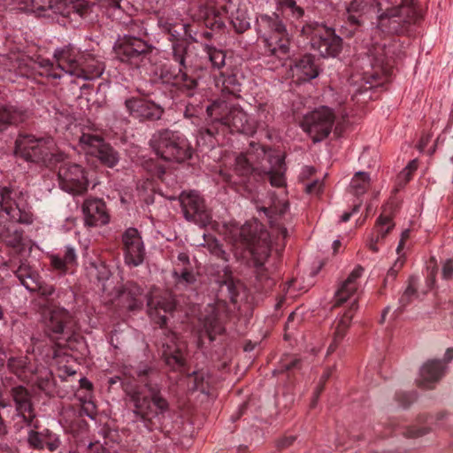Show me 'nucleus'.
I'll return each mask as SVG.
<instances>
[{
	"mask_svg": "<svg viewBox=\"0 0 453 453\" xmlns=\"http://www.w3.org/2000/svg\"><path fill=\"white\" fill-rule=\"evenodd\" d=\"M256 26L270 55L278 58L281 65H285V62L291 57L290 39L279 15L261 14L257 18Z\"/></svg>",
	"mask_w": 453,
	"mask_h": 453,
	"instance_id": "f257e3e1",
	"label": "nucleus"
},
{
	"mask_svg": "<svg viewBox=\"0 0 453 453\" xmlns=\"http://www.w3.org/2000/svg\"><path fill=\"white\" fill-rule=\"evenodd\" d=\"M53 56L58 68L63 73L84 80L98 77L104 70L99 61H96L88 53L81 52L72 44L56 49Z\"/></svg>",
	"mask_w": 453,
	"mask_h": 453,
	"instance_id": "f03ea898",
	"label": "nucleus"
},
{
	"mask_svg": "<svg viewBox=\"0 0 453 453\" xmlns=\"http://www.w3.org/2000/svg\"><path fill=\"white\" fill-rule=\"evenodd\" d=\"M150 144L154 152L166 161L181 163L193 154L188 140L182 134L168 129L156 132Z\"/></svg>",
	"mask_w": 453,
	"mask_h": 453,
	"instance_id": "7ed1b4c3",
	"label": "nucleus"
},
{
	"mask_svg": "<svg viewBox=\"0 0 453 453\" xmlns=\"http://www.w3.org/2000/svg\"><path fill=\"white\" fill-rule=\"evenodd\" d=\"M15 154L27 161L42 163L49 167L64 158V154L57 151L52 139H37L33 135L19 136L15 142Z\"/></svg>",
	"mask_w": 453,
	"mask_h": 453,
	"instance_id": "20e7f679",
	"label": "nucleus"
},
{
	"mask_svg": "<svg viewBox=\"0 0 453 453\" xmlns=\"http://www.w3.org/2000/svg\"><path fill=\"white\" fill-rule=\"evenodd\" d=\"M302 33L310 40L311 47L323 58H334L342 50V39L334 30L324 24L313 22L305 25Z\"/></svg>",
	"mask_w": 453,
	"mask_h": 453,
	"instance_id": "39448f33",
	"label": "nucleus"
},
{
	"mask_svg": "<svg viewBox=\"0 0 453 453\" xmlns=\"http://www.w3.org/2000/svg\"><path fill=\"white\" fill-rule=\"evenodd\" d=\"M405 0H352L347 8L348 19L353 24H358L362 16L371 10H376L380 19L395 17Z\"/></svg>",
	"mask_w": 453,
	"mask_h": 453,
	"instance_id": "423d86ee",
	"label": "nucleus"
},
{
	"mask_svg": "<svg viewBox=\"0 0 453 453\" xmlns=\"http://www.w3.org/2000/svg\"><path fill=\"white\" fill-rule=\"evenodd\" d=\"M131 400L134 406V413L142 418H150L163 414L168 409L167 401L151 387L134 391Z\"/></svg>",
	"mask_w": 453,
	"mask_h": 453,
	"instance_id": "0eeeda50",
	"label": "nucleus"
},
{
	"mask_svg": "<svg viewBox=\"0 0 453 453\" xmlns=\"http://www.w3.org/2000/svg\"><path fill=\"white\" fill-rule=\"evenodd\" d=\"M0 196V207L11 221L24 224L33 222L32 214L27 210L26 194L17 188L4 187Z\"/></svg>",
	"mask_w": 453,
	"mask_h": 453,
	"instance_id": "6e6552de",
	"label": "nucleus"
},
{
	"mask_svg": "<svg viewBox=\"0 0 453 453\" xmlns=\"http://www.w3.org/2000/svg\"><path fill=\"white\" fill-rule=\"evenodd\" d=\"M334 116L328 107H321L304 116L301 127L313 140L318 142L326 138L331 132Z\"/></svg>",
	"mask_w": 453,
	"mask_h": 453,
	"instance_id": "1a4fd4ad",
	"label": "nucleus"
},
{
	"mask_svg": "<svg viewBox=\"0 0 453 453\" xmlns=\"http://www.w3.org/2000/svg\"><path fill=\"white\" fill-rule=\"evenodd\" d=\"M65 157L58 163H62L58 169V180L61 188L68 193L79 195L88 188V180L84 169L78 164L65 162Z\"/></svg>",
	"mask_w": 453,
	"mask_h": 453,
	"instance_id": "9d476101",
	"label": "nucleus"
},
{
	"mask_svg": "<svg viewBox=\"0 0 453 453\" xmlns=\"http://www.w3.org/2000/svg\"><path fill=\"white\" fill-rule=\"evenodd\" d=\"M80 146L88 155L97 157L100 162L108 167L115 166L119 157L112 147L105 143L101 136L84 133L80 137Z\"/></svg>",
	"mask_w": 453,
	"mask_h": 453,
	"instance_id": "9b49d317",
	"label": "nucleus"
},
{
	"mask_svg": "<svg viewBox=\"0 0 453 453\" xmlns=\"http://www.w3.org/2000/svg\"><path fill=\"white\" fill-rule=\"evenodd\" d=\"M27 357H12L9 359L8 366L19 378L37 384L43 391L48 392L51 386V374L46 370L34 371L28 366Z\"/></svg>",
	"mask_w": 453,
	"mask_h": 453,
	"instance_id": "f8f14e48",
	"label": "nucleus"
},
{
	"mask_svg": "<svg viewBox=\"0 0 453 453\" xmlns=\"http://www.w3.org/2000/svg\"><path fill=\"white\" fill-rule=\"evenodd\" d=\"M180 205L188 220L205 226L211 219L210 211L205 208L204 201L198 192H182L180 196Z\"/></svg>",
	"mask_w": 453,
	"mask_h": 453,
	"instance_id": "ddd939ff",
	"label": "nucleus"
},
{
	"mask_svg": "<svg viewBox=\"0 0 453 453\" xmlns=\"http://www.w3.org/2000/svg\"><path fill=\"white\" fill-rule=\"evenodd\" d=\"M250 225H243L238 229L239 241L246 245L256 262L262 265L271 251L269 234L260 231L258 235H250Z\"/></svg>",
	"mask_w": 453,
	"mask_h": 453,
	"instance_id": "4468645a",
	"label": "nucleus"
},
{
	"mask_svg": "<svg viewBox=\"0 0 453 453\" xmlns=\"http://www.w3.org/2000/svg\"><path fill=\"white\" fill-rule=\"evenodd\" d=\"M148 49V44L143 40L125 36L116 46V53L120 61L138 66Z\"/></svg>",
	"mask_w": 453,
	"mask_h": 453,
	"instance_id": "2eb2a0df",
	"label": "nucleus"
},
{
	"mask_svg": "<svg viewBox=\"0 0 453 453\" xmlns=\"http://www.w3.org/2000/svg\"><path fill=\"white\" fill-rule=\"evenodd\" d=\"M364 273V268L357 265L350 272L346 280H344L339 286L335 293V303L341 304L349 301V306L355 302L356 308H357V298L361 288V277Z\"/></svg>",
	"mask_w": 453,
	"mask_h": 453,
	"instance_id": "dca6fc26",
	"label": "nucleus"
},
{
	"mask_svg": "<svg viewBox=\"0 0 453 453\" xmlns=\"http://www.w3.org/2000/svg\"><path fill=\"white\" fill-rule=\"evenodd\" d=\"M19 8L25 12L38 13L39 15H50L47 12L53 14H60L65 16L68 12L65 11L68 4L73 0H13Z\"/></svg>",
	"mask_w": 453,
	"mask_h": 453,
	"instance_id": "f3484780",
	"label": "nucleus"
},
{
	"mask_svg": "<svg viewBox=\"0 0 453 453\" xmlns=\"http://www.w3.org/2000/svg\"><path fill=\"white\" fill-rule=\"evenodd\" d=\"M125 261L128 265L137 266L144 258V246L136 228L130 227L123 234Z\"/></svg>",
	"mask_w": 453,
	"mask_h": 453,
	"instance_id": "a211bd4d",
	"label": "nucleus"
},
{
	"mask_svg": "<svg viewBox=\"0 0 453 453\" xmlns=\"http://www.w3.org/2000/svg\"><path fill=\"white\" fill-rule=\"evenodd\" d=\"M82 212L88 226H102L110 221L106 205L98 198L87 199L82 205Z\"/></svg>",
	"mask_w": 453,
	"mask_h": 453,
	"instance_id": "6ab92c4d",
	"label": "nucleus"
},
{
	"mask_svg": "<svg viewBox=\"0 0 453 453\" xmlns=\"http://www.w3.org/2000/svg\"><path fill=\"white\" fill-rule=\"evenodd\" d=\"M125 104L129 113L140 119L157 120L164 112L160 105L143 98H131Z\"/></svg>",
	"mask_w": 453,
	"mask_h": 453,
	"instance_id": "aec40b11",
	"label": "nucleus"
},
{
	"mask_svg": "<svg viewBox=\"0 0 453 453\" xmlns=\"http://www.w3.org/2000/svg\"><path fill=\"white\" fill-rule=\"evenodd\" d=\"M264 211L268 217L271 226L276 231L282 239H285L288 235V229L284 226L281 222V218L285 216L288 210V203L285 200H279L277 198L273 200L270 207H262L259 209Z\"/></svg>",
	"mask_w": 453,
	"mask_h": 453,
	"instance_id": "412c9836",
	"label": "nucleus"
},
{
	"mask_svg": "<svg viewBox=\"0 0 453 453\" xmlns=\"http://www.w3.org/2000/svg\"><path fill=\"white\" fill-rule=\"evenodd\" d=\"M148 307L150 319L162 326L166 323V314L174 309L175 303L171 296L159 299L152 296L148 299Z\"/></svg>",
	"mask_w": 453,
	"mask_h": 453,
	"instance_id": "4be33fe9",
	"label": "nucleus"
},
{
	"mask_svg": "<svg viewBox=\"0 0 453 453\" xmlns=\"http://www.w3.org/2000/svg\"><path fill=\"white\" fill-rule=\"evenodd\" d=\"M357 308H356L355 302L352 303V306H349L342 314H340L333 323L332 329L334 330L333 342L327 349V355L333 353L338 343L344 337L348 328L350 326L354 313Z\"/></svg>",
	"mask_w": 453,
	"mask_h": 453,
	"instance_id": "5701e85b",
	"label": "nucleus"
},
{
	"mask_svg": "<svg viewBox=\"0 0 453 453\" xmlns=\"http://www.w3.org/2000/svg\"><path fill=\"white\" fill-rule=\"evenodd\" d=\"M173 59L178 64V66L173 67V70L171 69H165L162 72L161 76L165 80L166 82H172L174 85L180 86V85H186L190 86L187 83L188 81V75L185 73V58L183 55V50L181 48H180L177 45H173Z\"/></svg>",
	"mask_w": 453,
	"mask_h": 453,
	"instance_id": "b1692460",
	"label": "nucleus"
},
{
	"mask_svg": "<svg viewBox=\"0 0 453 453\" xmlns=\"http://www.w3.org/2000/svg\"><path fill=\"white\" fill-rule=\"evenodd\" d=\"M447 368L441 360H428L420 368L418 383L425 388L432 387L444 376Z\"/></svg>",
	"mask_w": 453,
	"mask_h": 453,
	"instance_id": "393cba45",
	"label": "nucleus"
},
{
	"mask_svg": "<svg viewBox=\"0 0 453 453\" xmlns=\"http://www.w3.org/2000/svg\"><path fill=\"white\" fill-rule=\"evenodd\" d=\"M395 224L389 216L380 215L370 233L366 245L373 252L379 251V244L384 240L387 234L394 228Z\"/></svg>",
	"mask_w": 453,
	"mask_h": 453,
	"instance_id": "a878e982",
	"label": "nucleus"
},
{
	"mask_svg": "<svg viewBox=\"0 0 453 453\" xmlns=\"http://www.w3.org/2000/svg\"><path fill=\"white\" fill-rule=\"evenodd\" d=\"M229 124H225L224 127L231 129L232 132L252 134L256 127L250 119L247 113L241 108L233 106L229 111Z\"/></svg>",
	"mask_w": 453,
	"mask_h": 453,
	"instance_id": "bb28decb",
	"label": "nucleus"
},
{
	"mask_svg": "<svg viewBox=\"0 0 453 453\" xmlns=\"http://www.w3.org/2000/svg\"><path fill=\"white\" fill-rule=\"evenodd\" d=\"M17 277L21 284L29 291H39L42 295L48 296L53 293L52 287L42 285V281L39 274L35 272H27L26 269L20 267L17 271Z\"/></svg>",
	"mask_w": 453,
	"mask_h": 453,
	"instance_id": "cd10ccee",
	"label": "nucleus"
},
{
	"mask_svg": "<svg viewBox=\"0 0 453 453\" xmlns=\"http://www.w3.org/2000/svg\"><path fill=\"white\" fill-rule=\"evenodd\" d=\"M229 12V19L234 28L238 33H242L250 26V17L248 13L246 4H239L234 5L230 4L226 9Z\"/></svg>",
	"mask_w": 453,
	"mask_h": 453,
	"instance_id": "c85d7f7f",
	"label": "nucleus"
},
{
	"mask_svg": "<svg viewBox=\"0 0 453 453\" xmlns=\"http://www.w3.org/2000/svg\"><path fill=\"white\" fill-rule=\"evenodd\" d=\"M232 107L223 99L213 101L206 107L207 115L211 124L221 127H224L225 124H229L228 116Z\"/></svg>",
	"mask_w": 453,
	"mask_h": 453,
	"instance_id": "c756f323",
	"label": "nucleus"
},
{
	"mask_svg": "<svg viewBox=\"0 0 453 453\" xmlns=\"http://www.w3.org/2000/svg\"><path fill=\"white\" fill-rule=\"evenodd\" d=\"M293 76L300 81H307L319 75L317 66L314 65L313 57L306 55L292 68Z\"/></svg>",
	"mask_w": 453,
	"mask_h": 453,
	"instance_id": "7c9ffc66",
	"label": "nucleus"
},
{
	"mask_svg": "<svg viewBox=\"0 0 453 453\" xmlns=\"http://www.w3.org/2000/svg\"><path fill=\"white\" fill-rule=\"evenodd\" d=\"M268 161L271 165V168L268 171L271 185L274 187H282L285 184L283 156L280 153L270 155Z\"/></svg>",
	"mask_w": 453,
	"mask_h": 453,
	"instance_id": "2f4dec72",
	"label": "nucleus"
},
{
	"mask_svg": "<svg viewBox=\"0 0 453 453\" xmlns=\"http://www.w3.org/2000/svg\"><path fill=\"white\" fill-rule=\"evenodd\" d=\"M69 312L64 308H54L49 311L45 317L46 326L53 333L59 334L64 330V326L69 319Z\"/></svg>",
	"mask_w": 453,
	"mask_h": 453,
	"instance_id": "473e14b6",
	"label": "nucleus"
},
{
	"mask_svg": "<svg viewBox=\"0 0 453 453\" xmlns=\"http://www.w3.org/2000/svg\"><path fill=\"white\" fill-rule=\"evenodd\" d=\"M13 398L16 403V409L19 415L25 419L34 417L32 414V403L27 390L23 387H18L13 389Z\"/></svg>",
	"mask_w": 453,
	"mask_h": 453,
	"instance_id": "72a5a7b5",
	"label": "nucleus"
},
{
	"mask_svg": "<svg viewBox=\"0 0 453 453\" xmlns=\"http://www.w3.org/2000/svg\"><path fill=\"white\" fill-rule=\"evenodd\" d=\"M410 229H405L401 234L400 242L396 248L397 258L394 262L393 265L388 269L385 280H393L398 271L402 268L405 261V256L403 252L404 243L410 237Z\"/></svg>",
	"mask_w": 453,
	"mask_h": 453,
	"instance_id": "f704fd0d",
	"label": "nucleus"
},
{
	"mask_svg": "<svg viewBox=\"0 0 453 453\" xmlns=\"http://www.w3.org/2000/svg\"><path fill=\"white\" fill-rule=\"evenodd\" d=\"M0 237L7 245L19 250L23 249L22 232L12 225H4L0 227Z\"/></svg>",
	"mask_w": 453,
	"mask_h": 453,
	"instance_id": "c9c22d12",
	"label": "nucleus"
},
{
	"mask_svg": "<svg viewBox=\"0 0 453 453\" xmlns=\"http://www.w3.org/2000/svg\"><path fill=\"white\" fill-rule=\"evenodd\" d=\"M164 350L163 356L165 357V362L168 365L173 368L181 367L184 365V358L181 353V347L173 342V345L169 343L163 344Z\"/></svg>",
	"mask_w": 453,
	"mask_h": 453,
	"instance_id": "e433bc0d",
	"label": "nucleus"
},
{
	"mask_svg": "<svg viewBox=\"0 0 453 453\" xmlns=\"http://www.w3.org/2000/svg\"><path fill=\"white\" fill-rule=\"evenodd\" d=\"M22 119L21 111L11 105L0 104V130L8 125L17 123Z\"/></svg>",
	"mask_w": 453,
	"mask_h": 453,
	"instance_id": "4c0bfd02",
	"label": "nucleus"
},
{
	"mask_svg": "<svg viewBox=\"0 0 453 453\" xmlns=\"http://www.w3.org/2000/svg\"><path fill=\"white\" fill-rule=\"evenodd\" d=\"M76 260V254L73 248L70 246L65 247V257L61 258L58 255L50 257L51 265L58 270L65 271L66 266L73 265Z\"/></svg>",
	"mask_w": 453,
	"mask_h": 453,
	"instance_id": "58836bf2",
	"label": "nucleus"
},
{
	"mask_svg": "<svg viewBox=\"0 0 453 453\" xmlns=\"http://www.w3.org/2000/svg\"><path fill=\"white\" fill-rule=\"evenodd\" d=\"M370 186V177L365 172H357L350 182V190L354 195L359 196L365 193Z\"/></svg>",
	"mask_w": 453,
	"mask_h": 453,
	"instance_id": "ea45409f",
	"label": "nucleus"
},
{
	"mask_svg": "<svg viewBox=\"0 0 453 453\" xmlns=\"http://www.w3.org/2000/svg\"><path fill=\"white\" fill-rule=\"evenodd\" d=\"M204 51L214 68L219 69L225 65L226 54L223 50L211 45H205Z\"/></svg>",
	"mask_w": 453,
	"mask_h": 453,
	"instance_id": "a19ab883",
	"label": "nucleus"
},
{
	"mask_svg": "<svg viewBox=\"0 0 453 453\" xmlns=\"http://www.w3.org/2000/svg\"><path fill=\"white\" fill-rule=\"evenodd\" d=\"M417 287H418V278L416 277H411L408 282V286L404 289L403 295L401 296L399 299V303L401 305V308H404L408 305V302H405L406 296H410L412 301L418 298V294L417 292Z\"/></svg>",
	"mask_w": 453,
	"mask_h": 453,
	"instance_id": "79ce46f5",
	"label": "nucleus"
},
{
	"mask_svg": "<svg viewBox=\"0 0 453 453\" xmlns=\"http://www.w3.org/2000/svg\"><path fill=\"white\" fill-rule=\"evenodd\" d=\"M252 170L250 159L243 154L235 157L234 171L239 176L248 175Z\"/></svg>",
	"mask_w": 453,
	"mask_h": 453,
	"instance_id": "37998d69",
	"label": "nucleus"
},
{
	"mask_svg": "<svg viewBox=\"0 0 453 453\" xmlns=\"http://www.w3.org/2000/svg\"><path fill=\"white\" fill-rule=\"evenodd\" d=\"M278 5L282 12L288 11L296 19H300L303 15V8L296 5L294 0H278Z\"/></svg>",
	"mask_w": 453,
	"mask_h": 453,
	"instance_id": "c03bdc74",
	"label": "nucleus"
},
{
	"mask_svg": "<svg viewBox=\"0 0 453 453\" xmlns=\"http://www.w3.org/2000/svg\"><path fill=\"white\" fill-rule=\"evenodd\" d=\"M47 434L46 429L42 432L30 431L27 438L28 443L35 449H42Z\"/></svg>",
	"mask_w": 453,
	"mask_h": 453,
	"instance_id": "a18cd8bd",
	"label": "nucleus"
},
{
	"mask_svg": "<svg viewBox=\"0 0 453 453\" xmlns=\"http://www.w3.org/2000/svg\"><path fill=\"white\" fill-rule=\"evenodd\" d=\"M223 90L234 94L240 90V84L234 75H228L223 79Z\"/></svg>",
	"mask_w": 453,
	"mask_h": 453,
	"instance_id": "49530a36",
	"label": "nucleus"
},
{
	"mask_svg": "<svg viewBox=\"0 0 453 453\" xmlns=\"http://www.w3.org/2000/svg\"><path fill=\"white\" fill-rule=\"evenodd\" d=\"M189 380H192L194 385L192 386V390H200L203 393L206 392V388L203 385L204 381V373L203 372H194L193 376L189 377Z\"/></svg>",
	"mask_w": 453,
	"mask_h": 453,
	"instance_id": "de8ad7c7",
	"label": "nucleus"
},
{
	"mask_svg": "<svg viewBox=\"0 0 453 453\" xmlns=\"http://www.w3.org/2000/svg\"><path fill=\"white\" fill-rule=\"evenodd\" d=\"M48 434L45 440L44 447H47L50 451L56 450L60 446V440L58 435L52 434L46 429Z\"/></svg>",
	"mask_w": 453,
	"mask_h": 453,
	"instance_id": "09e8293b",
	"label": "nucleus"
},
{
	"mask_svg": "<svg viewBox=\"0 0 453 453\" xmlns=\"http://www.w3.org/2000/svg\"><path fill=\"white\" fill-rule=\"evenodd\" d=\"M384 51V46H374L373 50H370V55L373 58L374 63L372 64L373 66L380 67L383 64V58L380 56V52Z\"/></svg>",
	"mask_w": 453,
	"mask_h": 453,
	"instance_id": "8fccbe9b",
	"label": "nucleus"
},
{
	"mask_svg": "<svg viewBox=\"0 0 453 453\" xmlns=\"http://www.w3.org/2000/svg\"><path fill=\"white\" fill-rule=\"evenodd\" d=\"M174 275L180 283L189 284L195 281L194 274L187 270L181 272L180 275L177 272H174Z\"/></svg>",
	"mask_w": 453,
	"mask_h": 453,
	"instance_id": "3c124183",
	"label": "nucleus"
},
{
	"mask_svg": "<svg viewBox=\"0 0 453 453\" xmlns=\"http://www.w3.org/2000/svg\"><path fill=\"white\" fill-rule=\"evenodd\" d=\"M453 275V261L451 259H448L444 262L442 265V277L445 280H449Z\"/></svg>",
	"mask_w": 453,
	"mask_h": 453,
	"instance_id": "603ef678",
	"label": "nucleus"
},
{
	"mask_svg": "<svg viewBox=\"0 0 453 453\" xmlns=\"http://www.w3.org/2000/svg\"><path fill=\"white\" fill-rule=\"evenodd\" d=\"M323 183L319 180H315L306 185V191L310 194H318L322 189Z\"/></svg>",
	"mask_w": 453,
	"mask_h": 453,
	"instance_id": "864d4df0",
	"label": "nucleus"
},
{
	"mask_svg": "<svg viewBox=\"0 0 453 453\" xmlns=\"http://www.w3.org/2000/svg\"><path fill=\"white\" fill-rule=\"evenodd\" d=\"M453 360V348H448L444 353L443 360L441 361L447 366V364Z\"/></svg>",
	"mask_w": 453,
	"mask_h": 453,
	"instance_id": "5fc2aeb1",
	"label": "nucleus"
},
{
	"mask_svg": "<svg viewBox=\"0 0 453 453\" xmlns=\"http://www.w3.org/2000/svg\"><path fill=\"white\" fill-rule=\"evenodd\" d=\"M418 168V162L416 159L411 160L405 167H404V173H413Z\"/></svg>",
	"mask_w": 453,
	"mask_h": 453,
	"instance_id": "6e6d98bb",
	"label": "nucleus"
},
{
	"mask_svg": "<svg viewBox=\"0 0 453 453\" xmlns=\"http://www.w3.org/2000/svg\"><path fill=\"white\" fill-rule=\"evenodd\" d=\"M206 331H207V333L209 334L210 339L212 341L213 340V334L220 333L221 332V327H219V326H218V327L210 326V327H206Z\"/></svg>",
	"mask_w": 453,
	"mask_h": 453,
	"instance_id": "4d7b16f0",
	"label": "nucleus"
},
{
	"mask_svg": "<svg viewBox=\"0 0 453 453\" xmlns=\"http://www.w3.org/2000/svg\"><path fill=\"white\" fill-rule=\"evenodd\" d=\"M411 173H404V168L398 175V180L400 181L407 182L411 178Z\"/></svg>",
	"mask_w": 453,
	"mask_h": 453,
	"instance_id": "13d9d810",
	"label": "nucleus"
},
{
	"mask_svg": "<svg viewBox=\"0 0 453 453\" xmlns=\"http://www.w3.org/2000/svg\"><path fill=\"white\" fill-rule=\"evenodd\" d=\"M158 23L160 27H162L165 30L168 31L169 33L171 32L172 27L173 26V24L165 21L162 18L159 19Z\"/></svg>",
	"mask_w": 453,
	"mask_h": 453,
	"instance_id": "bf43d9fd",
	"label": "nucleus"
},
{
	"mask_svg": "<svg viewBox=\"0 0 453 453\" xmlns=\"http://www.w3.org/2000/svg\"><path fill=\"white\" fill-rule=\"evenodd\" d=\"M358 207H359V205H356L354 207L352 212H345V213H343L342 218H341V220L343 221V222L348 221L350 219L351 215L357 211Z\"/></svg>",
	"mask_w": 453,
	"mask_h": 453,
	"instance_id": "052dcab7",
	"label": "nucleus"
},
{
	"mask_svg": "<svg viewBox=\"0 0 453 453\" xmlns=\"http://www.w3.org/2000/svg\"><path fill=\"white\" fill-rule=\"evenodd\" d=\"M142 303H143V299H142L141 297H135L134 304L130 305L129 309L134 310V309L139 307L140 305H142Z\"/></svg>",
	"mask_w": 453,
	"mask_h": 453,
	"instance_id": "680f3d73",
	"label": "nucleus"
},
{
	"mask_svg": "<svg viewBox=\"0 0 453 453\" xmlns=\"http://www.w3.org/2000/svg\"><path fill=\"white\" fill-rule=\"evenodd\" d=\"M178 259L183 264H188V257L187 254L185 253H180L178 255Z\"/></svg>",
	"mask_w": 453,
	"mask_h": 453,
	"instance_id": "e2e57ef3",
	"label": "nucleus"
},
{
	"mask_svg": "<svg viewBox=\"0 0 453 453\" xmlns=\"http://www.w3.org/2000/svg\"><path fill=\"white\" fill-rule=\"evenodd\" d=\"M221 173H222V175H223L224 180H225L226 182L231 183V184H236V183H237V181H236V180H232V176H231L230 174L223 173L222 172H221Z\"/></svg>",
	"mask_w": 453,
	"mask_h": 453,
	"instance_id": "0e129e2a",
	"label": "nucleus"
},
{
	"mask_svg": "<svg viewBox=\"0 0 453 453\" xmlns=\"http://www.w3.org/2000/svg\"><path fill=\"white\" fill-rule=\"evenodd\" d=\"M205 134L206 135L209 137L210 140H211V138L213 137L214 135V127H210V128H207L205 130Z\"/></svg>",
	"mask_w": 453,
	"mask_h": 453,
	"instance_id": "69168bd1",
	"label": "nucleus"
},
{
	"mask_svg": "<svg viewBox=\"0 0 453 453\" xmlns=\"http://www.w3.org/2000/svg\"><path fill=\"white\" fill-rule=\"evenodd\" d=\"M81 386L86 388L89 389V388H92V384L88 380H87L85 379H81Z\"/></svg>",
	"mask_w": 453,
	"mask_h": 453,
	"instance_id": "338daca9",
	"label": "nucleus"
},
{
	"mask_svg": "<svg viewBox=\"0 0 453 453\" xmlns=\"http://www.w3.org/2000/svg\"><path fill=\"white\" fill-rule=\"evenodd\" d=\"M425 434H426V430H418L416 432H411V436H419V435H423Z\"/></svg>",
	"mask_w": 453,
	"mask_h": 453,
	"instance_id": "774afa93",
	"label": "nucleus"
}]
</instances>
